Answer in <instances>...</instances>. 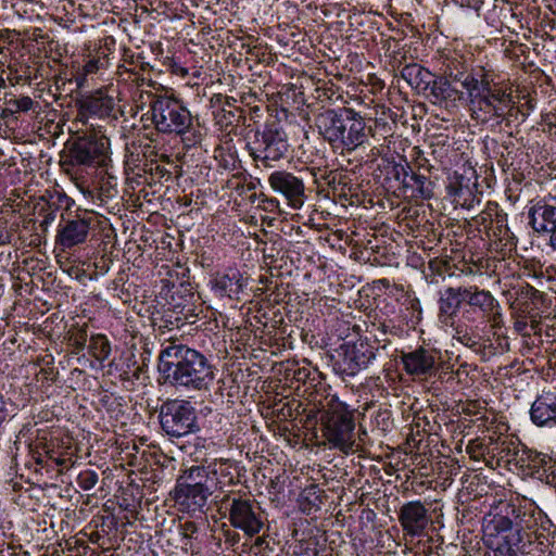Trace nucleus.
Listing matches in <instances>:
<instances>
[{
	"instance_id": "nucleus-51",
	"label": "nucleus",
	"mask_w": 556,
	"mask_h": 556,
	"mask_svg": "<svg viewBox=\"0 0 556 556\" xmlns=\"http://www.w3.org/2000/svg\"><path fill=\"white\" fill-rule=\"evenodd\" d=\"M549 245L554 251H556V235L549 238Z\"/></svg>"
},
{
	"instance_id": "nucleus-5",
	"label": "nucleus",
	"mask_w": 556,
	"mask_h": 556,
	"mask_svg": "<svg viewBox=\"0 0 556 556\" xmlns=\"http://www.w3.org/2000/svg\"><path fill=\"white\" fill-rule=\"evenodd\" d=\"M288 135L278 121L267 122L264 128L257 129L248 138L247 149L257 166L274 167L283 159L289 150Z\"/></svg>"
},
{
	"instance_id": "nucleus-13",
	"label": "nucleus",
	"mask_w": 556,
	"mask_h": 556,
	"mask_svg": "<svg viewBox=\"0 0 556 556\" xmlns=\"http://www.w3.org/2000/svg\"><path fill=\"white\" fill-rule=\"evenodd\" d=\"M367 127L364 117L353 109L346 110L343 130L340 132L337 147L353 151L367 140Z\"/></svg>"
},
{
	"instance_id": "nucleus-31",
	"label": "nucleus",
	"mask_w": 556,
	"mask_h": 556,
	"mask_svg": "<svg viewBox=\"0 0 556 556\" xmlns=\"http://www.w3.org/2000/svg\"><path fill=\"white\" fill-rule=\"evenodd\" d=\"M467 68L468 67L465 61H463L462 56H454L447 59L446 63L444 64V74L453 80L459 81L464 87V80L468 75Z\"/></svg>"
},
{
	"instance_id": "nucleus-2",
	"label": "nucleus",
	"mask_w": 556,
	"mask_h": 556,
	"mask_svg": "<svg viewBox=\"0 0 556 556\" xmlns=\"http://www.w3.org/2000/svg\"><path fill=\"white\" fill-rule=\"evenodd\" d=\"M498 511L491 516L488 522L484 525V531L486 533L504 532L515 535L518 534V539L525 543L527 540L531 542L532 535L535 539L543 536V533L539 532L540 529L544 530V522L546 516L542 510L534 507L531 503L526 504H513L503 502L497 507Z\"/></svg>"
},
{
	"instance_id": "nucleus-3",
	"label": "nucleus",
	"mask_w": 556,
	"mask_h": 556,
	"mask_svg": "<svg viewBox=\"0 0 556 556\" xmlns=\"http://www.w3.org/2000/svg\"><path fill=\"white\" fill-rule=\"evenodd\" d=\"M159 371L164 382H202L214 379L212 367L202 354L182 344H175V341L161 351Z\"/></svg>"
},
{
	"instance_id": "nucleus-15",
	"label": "nucleus",
	"mask_w": 556,
	"mask_h": 556,
	"mask_svg": "<svg viewBox=\"0 0 556 556\" xmlns=\"http://www.w3.org/2000/svg\"><path fill=\"white\" fill-rule=\"evenodd\" d=\"M212 495L210 486H195L177 483L175 501L181 510L190 514L204 513L207 500Z\"/></svg>"
},
{
	"instance_id": "nucleus-20",
	"label": "nucleus",
	"mask_w": 556,
	"mask_h": 556,
	"mask_svg": "<svg viewBox=\"0 0 556 556\" xmlns=\"http://www.w3.org/2000/svg\"><path fill=\"white\" fill-rule=\"evenodd\" d=\"M463 94V91L456 89L446 77L434 79L430 85L431 102L445 109L456 108Z\"/></svg>"
},
{
	"instance_id": "nucleus-49",
	"label": "nucleus",
	"mask_w": 556,
	"mask_h": 556,
	"mask_svg": "<svg viewBox=\"0 0 556 556\" xmlns=\"http://www.w3.org/2000/svg\"><path fill=\"white\" fill-rule=\"evenodd\" d=\"M55 218V215L53 212H50L48 214H46L43 220L41 222L40 226L42 228H47Z\"/></svg>"
},
{
	"instance_id": "nucleus-9",
	"label": "nucleus",
	"mask_w": 556,
	"mask_h": 556,
	"mask_svg": "<svg viewBox=\"0 0 556 556\" xmlns=\"http://www.w3.org/2000/svg\"><path fill=\"white\" fill-rule=\"evenodd\" d=\"M162 430L169 437L180 438L199 430L195 409L187 401H167L159 414Z\"/></svg>"
},
{
	"instance_id": "nucleus-47",
	"label": "nucleus",
	"mask_w": 556,
	"mask_h": 556,
	"mask_svg": "<svg viewBox=\"0 0 556 556\" xmlns=\"http://www.w3.org/2000/svg\"><path fill=\"white\" fill-rule=\"evenodd\" d=\"M0 118L1 119H10L14 118L16 119V113L13 112V109L10 105H7L0 111Z\"/></svg>"
},
{
	"instance_id": "nucleus-28",
	"label": "nucleus",
	"mask_w": 556,
	"mask_h": 556,
	"mask_svg": "<svg viewBox=\"0 0 556 556\" xmlns=\"http://www.w3.org/2000/svg\"><path fill=\"white\" fill-rule=\"evenodd\" d=\"M84 102L87 112L101 118L110 116L115 105L114 99L109 96L89 97Z\"/></svg>"
},
{
	"instance_id": "nucleus-50",
	"label": "nucleus",
	"mask_w": 556,
	"mask_h": 556,
	"mask_svg": "<svg viewBox=\"0 0 556 556\" xmlns=\"http://www.w3.org/2000/svg\"><path fill=\"white\" fill-rule=\"evenodd\" d=\"M5 80H8L9 84L14 87L21 83L22 76L8 77Z\"/></svg>"
},
{
	"instance_id": "nucleus-33",
	"label": "nucleus",
	"mask_w": 556,
	"mask_h": 556,
	"mask_svg": "<svg viewBox=\"0 0 556 556\" xmlns=\"http://www.w3.org/2000/svg\"><path fill=\"white\" fill-rule=\"evenodd\" d=\"M429 74L418 64H407L401 70V77L412 87H418L424 81V75Z\"/></svg>"
},
{
	"instance_id": "nucleus-7",
	"label": "nucleus",
	"mask_w": 556,
	"mask_h": 556,
	"mask_svg": "<svg viewBox=\"0 0 556 556\" xmlns=\"http://www.w3.org/2000/svg\"><path fill=\"white\" fill-rule=\"evenodd\" d=\"M470 114L481 124L500 125L508 115H513L515 101L511 92L501 86L483 92H475L469 98Z\"/></svg>"
},
{
	"instance_id": "nucleus-8",
	"label": "nucleus",
	"mask_w": 556,
	"mask_h": 556,
	"mask_svg": "<svg viewBox=\"0 0 556 556\" xmlns=\"http://www.w3.org/2000/svg\"><path fill=\"white\" fill-rule=\"evenodd\" d=\"M228 513L230 525L240 529L248 536H254L264 527L262 511L254 500L242 496L240 493L230 492L220 500L219 509Z\"/></svg>"
},
{
	"instance_id": "nucleus-53",
	"label": "nucleus",
	"mask_w": 556,
	"mask_h": 556,
	"mask_svg": "<svg viewBox=\"0 0 556 556\" xmlns=\"http://www.w3.org/2000/svg\"><path fill=\"white\" fill-rule=\"evenodd\" d=\"M176 73H179L181 76H186L188 74V70L185 67H178Z\"/></svg>"
},
{
	"instance_id": "nucleus-54",
	"label": "nucleus",
	"mask_w": 556,
	"mask_h": 556,
	"mask_svg": "<svg viewBox=\"0 0 556 556\" xmlns=\"http://www.w3.org/2000/svg\"><path fill=\"white\" fill-rule=\"evenodd\" d=\"M460 340H462V342L469 344V342L471 341V338L467 333H465Z\"/></svg>"
},
{
	"instance_id": "nucleus-42",
	"label": "nucleus",
	"mask_w": 556,
	"mask_h": 556,
	"mask_svg": "<svg viewBox=\"0 0 556 556\" xmlns=\"http://www.w3.org/2000/svg\"><path fill=\"white\" fill-rule=\"evenodd\" d=\"M313 374L314 376L311 377V372H307L306 369H299L296 372H294L293 380L296 383L306 382L307 380L314 381L316 380L315 376H319V372L315 369Z\"/></svg>"
},
{
	"instance_id": "nucleus-44",
	"label": "nucleus",
	"mask_w": 556,
	"mask_h": 556,
	"mask_svg": "<svg viewBox=\"0 0 556 556\" xmlns=\"http://www.w3.org/2000/svg\"><path fill=\"white\" fill-rule=\"evenodd\" d=\"M217 390L220 393V396L223 397L225 392H227L228 402H232L231 397H233L239 390V384H222L218 386Z\"/></svg>"
},
{
	"instance_id": "nucleus-55",
	"label": "nucleus",
	"mask_w": 556,
	"mask_h": 556,
	"mask_svg": "<svg viewBox=\"0 0 556 556\" xmlns=\"http://www.w3.org/2000/svg\"><path fill=\"white\" fill-rule=\"evenodd\" d=\"M197 440H198V442L195 443V445H197V446H199V445H200V443H201V446H202V447H204V446H205V440H201V439H199V438H198Z\"/></svg>"
},
{
	"instance_id": "nucleus-46",
	"label": "nucleus",
	"mask_w": 556,
	"mask_h": 556,
	"mask_svg": "<svg viewBox=\"0 0 556 556\" xmlns=\"http://www.w3.org/2000/svg\"><path fill=\"white\" fill-rule=\"evenodd\" d=\"M99 62L100 61L96 59L89 60L84 66L85 74L96 73L99 70Z\"/></svg>"
},
{
	"instance_id": "nucleus-40",
	"label": "nucleus",
	"mask_w": 556,
	"mask_h": 556,
	"mask_svg": "<svg viewBox=\"0 0 556 556\" xmlns=\"http://www.w3.org/2000/svg\"><path fill=\"white\" fill-rule=\"evenodd\" d=\"M180 533L185 539H191L198 532V526L194 521H185L179 525Z\"/></svg>"
},
{
	"instance_id": "nucleus-48",
	"label": "nucleus",
	"mask_w": 556,
	"mask_h": 556,
	"mask_svg": "<svg viewBox=\"0 0 556 556\" xmlns=\"http://www.w3.org/2000/svg\"><path fill=\"white\" fill-rule=\"evenodd\" d=\"M462 5L471 8L473 10H479L483 4V0H459Z\"/></svg>"
},
{
	"instance_id": "nucleus-38",
	"label": "nucleus",
	"mask_w": 556,
	"mask_h": 556,
	"mask_svg": "<svg viewBox=\"0 0 556 556\" xmlns=\"http://www.w3.org/2000/svg\"><path fill=\"white\" fill-rule=\"evenodd\" d=\"M485 404H481L477 401H470L463 406V413L466 415L478 416V420L485 418Z\"/></svg>"
},
{
	"instance_id": "nucleus-6",
	"label": "nucleus",
	"mask_w": 556,
	"mask_h": 556,
	"mask_svg": "<svg viewBox=\"0 0 556 556\" xmlns=\"http://www.w3.org/2000/svg\"><path fill=\"white\" fill-rule=\"evenodd\" d=\"M110 140L92 134L75 139L61 156L60 165L72 179H77L76 166L103 165L108 159Z\"/></svg>"
},
{
	"instance_id": "nucleus-26",
	"label": "nucleus",
	"mask_w": 556,
	"mask_h": 556,
	"mask_svg": "<svg viewBox=\"0 0 556 556\" xmlns=\"http://www.w3.org/2000/svg\"><path fill=\"white\" fill-rule=\"evenodd\" d=\"M374 128L369 127L367 134H370L371 137L379 135L384 139L392 136L394 122H389V118L392 119L393 115L391 109L383 104H378L374 106Z\"/></svg>"
},
{
	"instance_id": "nucleus-58",
	"label": "nucleus",
	"mask_w": 556,
	"mask_h": 556,
	"mask_svg": "<svg viewBox=\"0 0 556 556\" xmlns=\"http://www.w3.org/2000/svg\"><path fill=\"white\" fill-rule=\"evenodd\" d=\"M453 379H454V377H453V372H450V377L446 379V380H447V382H448V381H451V380H453Z\"/></svg>"
},
{
	"instance_id": "nucleus-57",
	"label": "nucleus",
	"mask_w": 556,
	"mask_h": 556,
	"mask_svg": "<svg viewBox=\"0 0 556 556\" xmlns=\"http://www.w3.org/2000/svg\"><path fill=\"white\" fill-rule=\"evenodd\" d=\"M262 543H263V539L257 538L256 541H255V544L256 545H261Z\"/></svg>"
},
{
	"instance_id": "nucleus-34",
	"label": "nucleus",
	"mask_w": 556,
	"mask_h": 556,
	"mask_svg": "<svg viewBox=\"0 0 556 556\" xmlns=\"http://www.w3.org/2000/svg\"><path fill=\"white\" fill-rule=\"evenodd\" d=\"M409 177L410 180L413 181V186L416 187V191L419 198L424 200L432 198L433 185L428 179V177L416 173H412Z\"/></svg>"
},
{
	"instance_id": "nucleus-14",
	"label": "nucleus",
	"mask_w": 556,
	"mask_h": 556,
	"mask_svg": "<svg viewBox=\"0 0 556 556\" xmlns=\"http://www.w3.org/2000/svg\"><path fill=\"white\" fill-rule=\"evenodd\" d=\"M399 521L406 535L421 536L429 525L428 509L420 501L405 503L399 511Z\"/></svg>"
},
{
	"instance_id": "nucleus-12",
	"label": "nucleus",
	"mask_w": 556,
	"mask_h": 556,
	"mask_svg": "<svg viewBox=\"0 0 556 556\" xmlns=\"http://www.w3.org/2000/svg\"><path fill=\"white\" fill-rule=\"evenodd\" d=\"M529 224L539 233L556 235V197L551 194L539 200L529 210Z\"/></svg>"
},
{
	"instance_id": "nucleus-17",
	"label": "nucleus",
	"mask_w": 556,
	"mask_h": 556,
	"mask_svg": "<svg viewBox=\"0 0 556 556\" xmlns=\"http://www.w3.org/2000/svg\"><path fill=\"white\" fill-rule=\"evenodd\" d=\"M401 359L405 371L412 376L428 378L435 370L434 352L422 346L408 353H402Z\"/></svg>"
},
{
	"instance_id": "nucleus-11",
	"label": "nucleus",
	"mask_w": 556,
	"mask_h": 556,
	"mask_svg": "<svg viewBox=\"0 0 556 556\" xmlns=\"http://www.w3.org/2000/svg\"><path fill=\"white\" fill-rule=\"evenodd\" d=\"M268 184L276 192L283 194L288 204L298 210L305 201V186L301 178L286 170H276L270 174Z\"/></svg>"
},
{
	"instance_id": "nucleus-32",
	"label": "nucleus",
	"mask_w": 556,
	"mask_h": 556,
	"mask_svg": "<svg viewBox=\"0 0 556 556\" xmlns=\"http://www.w3.org/2000/svg\"><path fill=\"white\" fill-rule=\"evenodd\" d=\"M89 352L98 361L106 359L111 354V344L104 334H94L90 338Z\"/></svg>"
},
{
	"instance_id": "nucleus-27",
	"label": "nucleus",
	"mask_w": 556,
	"mask_h": 556,
	"mask_svg": "<svg viewBox=\"0 0 556 556\" xmlns=\"http://www.w3.org/2000/svg\"><path fill=\"white\" fill-rule=\"evenodd\" d=\"M211 476L216 480L219 489L224 485H232L238 479L236 465L230 459H218L210 464Z\"/></svg>"
},
{
	"instance_id": "nucleus-4",
	"label": "nucleus",
	"mask_w": 556,
	"mask_h": 556,
	"mask_svg": "<svg viewBox=\"0 0 556 556\" xmlns=\"http://www.w3.org/2000/svg\"><path fill=\"white\" fill-rule=\"evenodd\" d=\"M148 98L147 115L159 132L185 135L191 129V113L179 99L153 93H149Z\"/></svg>"
},
{
	"instance_id": "nucleus-18",
	"label": "nucleus",
	"mask_w": 556,
	"mask_h": 556,
	"mask_svg": "<svg viewBox=\"0 0 556 556\" xmlns=\"http://www.w3.org/2000/svg\"><path fill=\"white\" fill-rule=\"evenodd\" d=\"M530 416L533 424L539 427L556 426V387L543 391L533 402Z\"/></svg>"
},
{
	"instance_id": "nucleus-10",
	"label": "nucleus",
	"mask_w": 556,
	"mask_h": 556,
	"mask_svg": "<svg viewBox=\"0 0 556 556\" xmlns=\"http://www.w3.org/2000/svg\"><path fill=\"white\" fill-rule=\"evenodd\" d=\"M92 220L93 218L87 214L84 216L77 214L74 218L63 219L58 227L55 243L61 247L63 251L85 243Z\"/></svg>"
},
{
	"instance_id": "nucleus-25",
	"label": "nucleus",
	"mask_w": 556,
	"mask_h": 556,
	"mask_svg": "<svg viewBox=\"0 0 556 556\" xmlns=\"http://www.w3.org/2000/svg\"><path fill=\"white\" fill-rule=\"evenodd\" d=\"M464 303L477 307L484 314L491 313L496 304L490 291L479 289L477 286L463 287Z\"/></svg>"
},
{
	"instance_id": "nucleus-43",
	"label": "nucleus",
	"mask_w": 556,
	"mask_h": 556,
	"mask_svg": "<svg viewBox=\"0 0 556 556\" xmlns=\"http://www.w3.org/2000/svg\"><path fill=\"white\" fill-rule=\"evenodd\" d=\"M491 211H492L491 208H486L483 212H481L480 214H478L473 218L475 223L477 225L484 226V228L486 229L489 224L492 222L491 220V217H492Z\"/></svg>"
},
{
	"instance_id": "nucleus-35",
	"label": "nucleus",
	"mask_w": 556,
	"mask_h": 556,
	"mask_svg": "<svg viewBox=\"0 0 556 556\" xmlns=\"http://www.w3.org/2000/svg\"><path fill=\"white\" fill-rule=\"evenodd\" d=\"M88 340L87 326L77 327L68 331V344L76 353L83 351Z\"/></svg>"
},
{
	"instance_id": "nucleus-1",
	"label": "nucleus",
	"mask_w": 556,
	"mask_h": 556,
	"mask_svg": "<svg viewBox=\"0 0 556 556\" xmlns=\"http://www.w3.org/2000/svg\"><path fill=\"white\" fill-rule=\"evenodd\" d=\"M309 393L308 418H315L320 424L321 437L332 448L349 453L354 445V414L348 405L336 395L328 393L327 388L317 389Z\"/></svg>"
},
{
	"instance_id": "nucleus-59",
	"label": "nucleus",
	"mask_w": 556,
	"mask_h": 556,
	"mask_svg": "<svg viewBox=\"0 0 556 556\" xmlns=\"http://www.w3.org/2000/svg\"><path fill=\"white\" fill-rule=\"evenodd\" d=\"M64 463H65V460H64V459H62V460H58V464H59V465H63Z\"/></svg>"
},
{
	"instance_id": "nucleus-37",
	"label": "nucleus",
	"mask_w": 556,
	"mask_h": 556,
	"mask_svg": "<svg viewBox=\"0 0 556 556\" xmlns=\"http://www.w3.org/2000/svg\"><path fill=\"white\" fill-rule=\"evenodd\" d=\"M98 479V473L94 470L86 469L78 475L77 484L84 491H89L94 488Z\"/></svg>"
},
{
	"instance_id": "nucleus-41",
	"label": "nucleus",
	"mask_w": 556,
	"mask_h": 556,
	"mask_svg": "<svg viewBox=\"0 0 556 556\" xmlns=\"http://www.w3.org/2000/svg\"><path fill=\"white\" fill-rule=\"evenodd\" d=\"M319 491L315 485L311 486L309 489H306L304 491L303 497L309 502V504L319 507L321 504V500L319 494H317Z\"/></svg>"
},
{
	"instance_id": "nucleus-60",
	"label": "nucleus",
	"mask_w": 556,
	"mask_h": 556,
	"mask_svg": "<svg viewBox=\"0 0 556 556\" xmlns=\"http://www.w3.org/2000/svg\"><path fill=\"white\" fill-rule=\"evenodd\" d=\"M462 191V189L457 190L454 192V195H457L459 192Z\"/></svg>"
},
{
	"instance_id": "nucleus-21",
	"label": "nucleus",
	"mask_w": 556,
	"mask_h": 556,
	"mask_svg": "<svg viewBox=\"0 0 556 556\" xmlns=\"http://www.w3.org/2000/svg\"><path fill=\"white\" fill-rule=\"evenodd\" d=\"M488 545L492 549L490 556H518L525 543L518 539V535L502 532L486 533Z\"/></svg>"
},
{
	"instance_id": "nucleus-56",
	"label": "nucleus",
	"mask_w": 556,
	"mask_h": 556,
	"mask_svg": "<svg viewBox=\"0 0 556 556\" xmlns=\"http://www.w3.org/2000/svg\"><path fill=\"white\" fill-rule=\"evenodd\" d=\"M3 405H4V403H3V400H2V395L0 394V410L3 409Z\"/></svg>"
},
{
	"instance_id": "nucleus-19",
	"label": "nucleus",
	"mask_w": 556,
	"mask_h": 556,
	"mask_svg": "<svg viewBox=\"0 0 556 556\" xmlns=\"http://www.w3.org/2000/svg\"><path fill=\"white\" fill-rule=\"evenodd\" d=\"M464 303L463 287H448L440 293L439 319L447 327H454L455 317Z\"/></svg>"
},
{
	"instance_id": "nucleus-30",
	"label": "nucleus",
	"mask_w": 556,
	"mask_h": 556,
	"mask_svg": "<svg viewBox=\"0 0 556 556\" xmlns=\"http://www.w3.org/2000/svg\"><path fill=\"white\" fill-rule=\"evenodd\" d=\"M520 452V457H517V459L521 467H529L539 471L541 468H544L547 463L551 462V458L547 455L528 450L525 446H521Z\"/></svg>"
},
{
	"instance_id": "nucleus-39",
	"label": "nucleus",
	"mask_w": 556,
	"mask_h": 556,
	"mask_svg": "<svg viewBox=\"0 0 556 556\" xmlns=\"http://www.w3.org/2000/svg\"><path fill=\"white\" fill-rule=\"evenodd\" d=\"M99 389H102L101 391H99L100 403L104 407L111 408L117 402V397H115L113 393H109V390L103 389L101 384L99 386Z\"/></svg>"
},
{
	"instance_id": "nucleus-29",
	"label": "nucleus",
	"mask_w": 556,
	"mask_h": 556,
	"mask_svg": "<svg viewBox=\"0 0 556 556\" xmlns=\"http://www.w3.org/2000/svg\"><path fill=\"white\" fill-rule=\"evenodd\" d=\"M211 479V467L205 466H192L185 471V476L180 477L177 483L195 485V486H208L207 481Z\"/></svg>"
},
{
	"instance_id": "nucleus-45",
	"label": "nucleus",
	"mask_w": 556,
	"mask_h": 556,
	"mask_svg": "<svg viewBox=\"0 0 556 556\" xmlns=\"http://www.w3.org/2000/svg\"><path fill=\"white\" fill-rule=\"evenodd\" d=\"M92 116L91 113L87 112L85 110V102L81 101L80 104H79V108H78V112H77V116H76V121L83 123V124H87L88 123V118Z\"/></svg>"
},
{
	"instance_id": "nucleus-61",
	"label": "nucleus",
	"mask_w": 556,
	"mask_h": 556,
	"mask_svg": "<svg viewBox=\"0 0 556 556\" xmlns=\"http://www.w3.org/2000/svg\"><path fill=\"white\" fill-rule=\"evenodd\" d=\"M42 379L49 380V377H43ZM50 380H53V378H50Z\"/></svg>"
},
{
	"instance_id": "nucleus-22",
	"label": "nucleus",
	"mask_w": 556,
	"mask_h": 556,
	"mask_svg": "<svg viewBox=\"0 0 556 556\" xmlns=\"http://www.w3.org/2000/svg\"><path fill=\"white\" fill-rule=\"evenodd\" d=\"M495 74L491 67L478 65L471 68L464 80V88L468 93V98L475 96V92H483L500 86L494 83Z\"/></svg>"
},
{
	"instance_id": "nucleus-23",
	"label": "nucleus",
	"mask_w": 556,
	"mask_h": 556,
	"mask_svg": "<svg viewBox=\"0 0 556 556\" xmlns=\"http://www.w3.org/2000/svg\"><path fill=\"white\" fill-rule=\"evenodd\" d=\"M245 287V279L237 268H228L225 273L218 274L214 279V288L220 295L239 294Z\"/></svg>"
},
{
	"instance_id": "nucleus-24",
	"label": "nucleus",
	"mask_w": 556,
	"mask_h": 556,
	"mask_svg": "<svg viewBox=\"0 0 556 556\" xmlns=\"http://www.w3.org/2000/svg\"><path fill=\"white\" fill-rule=\"evenodd\" d=\"M477 447H479L481 454H484V452H486L489 454H492L494 457L496 456L498 460H503L508 464H519L517 457H520L519 453H521V446L516 444L511 439H498L490 446L483 447V445L480 444Z\"/></svg>"
},
{
	"instance_id": "nucleus-36",
	"label": "nucleus",
	"mask_w": 556,
	"mask_h": 556,
	"mask_svg": "<svg viewBox=\"0 0 556 556\" xmlns=\"http://www.w3.org/2000/svg\"><path fill=\"white\" fill-rule=\"evenodd\" d=\"M5 103L7 105H10L16 114L29 112L35 106V101L28 96L11 98L7 100Z\"/></svg>"
},
{
	"instance_id": "nucleus-52",
	"label": "nucleus",
	"mask_w": 556,
	"mask_h": 556,
	"mask_svg": "<svg viewBox=\"0 0 556 556\" xmlns=\"http://www.w3.org/2000/svg\"><path fill=\"white\" fill-rule=\"evenodd\" d=\"M7 87L5 78L0 74V91Z\"/></svg>"
},
{
	"instance_id": "nucleus-16",
	"label": "nucleus",
	"mask_w": 556,
	"mask_h": 556,
	"mask_svg": "<svg viewBox=\"0 0 556 556\" xmlns=\"http://www.w3.org/2000/svg\"><path fill=\"white\" fill-rule=\"evenodd\" d=\"M348 108L340 110L326 109L315 116V126L319 135L330 144L337 147Z\"/></svg>"
}]
</instances>
